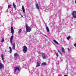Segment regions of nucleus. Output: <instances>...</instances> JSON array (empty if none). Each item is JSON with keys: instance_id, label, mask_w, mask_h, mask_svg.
I'll return each mask as SVG.
<instances>
[{"instance_id": "obj_1", "label": "nucleus", "mask_w": 76, "mask_h": 76, "mask_svg": "<svg viewBox=\"0 0 76 76\" xmlns=\"http://www.w3.org/2000/svg\"><path fill=\"white\" fill-rule=\"evenodd\" d=\"M26 33L27 32H31V28L30 27H29L28 24H26Z\"/></svg>"}, {"instance_id": "obj_2", "label": "nucleus", "mask_w": 76, "mask_h": 76, "mask_svg": "<svg viewBox=\"0 0 76 76\" xmlns=\"http://www.w3.org/2000/svg\"><path fill=\"white\" fill-rule=\"evenodd\" d=\"M14 57L15 60L19 59V55L17 53H15L14 54Z\"/></svg>"}, {"instance_id": "obj_3", "label": "nucleus", "mask_w": 76, "mask_h": 76, "mask_svg": "<svg viewBox=\"0 0 76 76\" xmlns=\"http://www.w3.org/2000/svg\"><path fill=\"white\" fill-rule=\"evenodd\" d=\"M23 51L24 53H26L27 52V47L26 46H24L23 48Z\"/></svg>"}, {"instance_id": "obj_4", "label": "nucleus", "mask_w": 76, "mask_h": 76, "mask_svg": "<svg viewBox=\"0 0 76 76\" xmlns=\"http://www.w3.org/2000/svg\"><path fill=\"white\" fill-rule=\"evenodd\" d=\"M72 15L73 18H76V11H73L72 12Z\"/></svg>"}, {"instance_id": "obj_5", "label": "nucleus", "mask_w": 76, "mask_h": 76, "mask_svg": "<svg viewBox=\"0 0 76 76\" xmlns=\"http://www.w3.org/2000/svg\"><path fill=\"white\" fill-rule=\"evenodd\" d=\"M42 57L43 58V59H44V58H47V56L45 54V53H42Z\"/></svg>"}, {"instance_id": "obj_6", "label": "nucleus", "mask_w": 76, "mask_h": 76, "mask_svg": "<svg viewBox=\"0 0 76 76\" xmlns=\"http://www.w3.org/2000/svg\"><path fill=\"white\" fill-rule=\"evenodd\" d=\"M11 29V33L12 34H14V29H13V27H12Z\"/></svg>"}, {"instance_id": "obj_7", "label": "nucleus", "mask_w": 76, "mask_h": 76, "mask_svg": "<svg viewBox=\"0 0 76 76\" xmlns=\"http://www.w3.org/2000/svg\"><path fill=\"white\" fill-rule=\"evenodd\" d=\"M13 36L12 35L11 37V38H10V43L11 44L12 43V40H13Z\"/></svg>"}, {"instance_id": "obj_8", "label": "nucleus", "mask_w": 76, "mask_h": 76, "mask_svg": "<svg viewBox=\"0 0 76 76\" xmlns=\"http://www.w3.org/2000/svg\"><path fill=\"white\" fill-rule=\"evenodd\" d=\"M40 63H41V62H40L39 61H37V63L36 67H38L39 66H40Z\"/></svg>"}, {"instance_id": "obj_9", "label": "nucleus", "mask_w": 76, "mask_h": 76, "mask_svg": "<svg viewBox=\"0 0 76 76\" xmlns=\"http://www.w3.org/2000/svg\"><path fill=\"white\" fill-rule=\"evenodd\" d=\"M35 6L37 9L39 10V6H38V4H36Z\"/></svg>"}, {"instance_id": "obj_10", "label": "nucleus", "mask_w": 76, "mask_h": 76, "mask_svg": "<svg viewBox=\"0 0 76 76\" xmlns=\"http://www.w3.org/2000/svg\"><path fill=\"white\" fill-rule=\"evenodd\" d=\"M12 49L13 50H15V43H14L12 45Z\"/></svg>"}, {"instance_id": "obj_11", "label": "nucleus", "mask_w": 76, "mask_h": 76, "mask_svg": "<svg viewBox=\"0 0 76 76\" xmlns=\"http://www.w3.org/2000/svg\"><path fill=\"white\" fill-rule=\"evenodd\" d=\"M22 9L23 12H24V13H25V7H24V6H22Z\"/></svg>"}, {"instance_id": "obj_12", "label": "nucleus", "mask_w": 76, "mask_h": 76, "mask_svg": "<svg viewBox=\"0 0 76 76\" xmlns=\"http://www.w3.org/2000/svg\"><path fill=\"white\" fill-rule=\"evenodd\" d=\"M13 6L15 10H16L17 9H16V5H15V4L14 3H13Z\"/></svg>"}, {"instance_id": "obj_13", "label": "nucleus", "mask_w": 76, "mask_h": 76, "mask_svg": "<svg viewBox=\"0 0 76 76\" xmlns=\"http://www.w3.org/2000/svg\"><path fill=\"white\" fill-rule=\"evenodd\" d=\"M3 69V64L0 63V69Z\"/></svg>"}, {"instance_id": "obj_14", "label": "nucleus", "mask_w": 76, "mask_h": 76, "mask_svg": "<svg viewBox=\"0 0 76 76\" xmlns=\"http://www.w3.org/2000/svg\"><path fill=\"white\" fill-rule=\"evenodd\" d=\"M61 50H62V51L63 52V53H65V51H64V50H65L64 49V48H62Z\"/></svg>"}, {"instance_id": "obj_15", "label": "nucleus", "mask_w": 76, "mask_h": 76, "mask_svg": "<svg viewBox=\"0 0 76 76\" xmlns=\"http://www.w3.org/2000/svg\"><path fill=\"white\" fill-rule=\"evenodd\" d=\"M1 58H2V60L3 61L4 60V55L3 54H1Z\"/></svg>"}, {"instance_id": "obj_16", "label": "nucleus", "mask_w": 76, "mask_h": 76, "mask_svg": "<svg viewBox=\"0 0 76 76\" xmlns=\"http://www.w3.org/2000/svg\"><path fill=\"white\" fill-rule=\"evenodd\" d=\"M53 42H55V43H56V44H58V45L59 44H58V42H57L56 41V40L54 39L53 40Z\"/></svg>"}, {"instance_id": "obj_17", "label": "nucleus", "mask_w": 76, "mask_h": 76, "mask_svg": "<svg viewBox=\"0 0 76 76\" xmlns=\"http://www.w3.org/2000/svg\"><path fill=\"white\" fill-rule=\"evenodd\" d=\"M47 64L46 63L43 62L41 64L42 66H45Z\"/></svg>"}, {"instance_id": "obj_18", "label": "nucleus", "mask_w": 76, "mask_h": 76, "mask_svg": "<svg viewBox=\"0 0 76 76\" xmlns=\"http://www.w3.org/2000/svg\"><path fill=\"white\" fill-rule=\"evenodd\" d=\"M22 32V29H20L18 31V34H20V33Z\"/></svg>"}, {"instance_id": "obj_19", "label": "nucleus", "mask_w": 76, "mask_h": 76, "mask_svg": "<svg viewBox=\"0 0 76 76\" xmlns=\"http://www.w3.org/2000/svg\"><path fill=\"white\" fill-rule=\"evenodd\" d=\"M46 30L47 31V32H49V28H48V27H46Z\"/></svg>"}, {"instance_id": "obj_20", "label": "nucleus", "mask_w": 76, "mask_h": 76, "mask_svg": "<svg viewBox=\"0 0 76 76\" xmlns=\"http://www.w3.org/2000/svg\"><path fill=\"white\" fill-rule=\"evenodd\" d=\"M9 48L10 50V53H12V48L10 46L9 47Z\"/></svg>"}, {"instance_id": "obj_21", "label": "nucleus", "mask_w": 76, "mask_h": 76, "mask_svg": "<svg viewBox=\"0 0 76 76\" xmlns=\"http://www.w3.org/2000/svg\"><path fill=\"white\" fill-rule=\"evenodd\" d=\"M70 38H71V37L69 36L68 37H66V38H67V40H69L70 39Z\"/></svg>"}, {"instance_id": "obj_22", "label": "nucleus", "mask_w": 76, "mask_h": 76, "mask_svg": "<svg viewBox=\"0 0 76 76\" xmlns=\"http://www.w3.org/2000/svg\"><path fill=\"white\" fill-rule=\"evenodd\" d=\"M4 40V38H2L1 39V42H3Z\"/></svg>"}, {"instance_id": "obj_23", "label": "nucleus", "mask_w": 76, "mask_h": 76, "mask_svg": "<svg viewBox=\"0 0 76 76\" xmlns=\"http://www.w3.org/2000/svg\"><path fill=\"white\" fill-rule=\"evenodd\" d=\"M12 5H8V8H11V7Z\"/></svg>"}, {"instance_id": "obj_24", "label": "nucleus", "mask_w": 76, "mask_h": 76, "mask_svg": "<svg viewBox=\"0 0 76 76\" xmlns=\"http://www.w3.org/2000/svg\"><path fill=\"white\" fill-rule=\"evenodd\" d=\"M17 70V67H15V69L14 70V72H16V70Z\"/></svg>"}, {"instance_id": "obj_25", "label": "nucleus", "mask_w": 76, "mask_h": 76, "mask_svg": "<svg viewBox=\"0 0 76 76\" xmlns=\"http://www.w3.org/2000/svg\"><path fill=\"white\" fill-rule=\"evenodd\" d=\"M55 54H56L57 57H58V53H57L55 52Z\"/></svg>"}, {"instance_id": "obj_26", "label": "nucleus", "mask_w": 76, "mask_h": 76, "mask_svg": "<svg viewBox=\"0 0 76 76\" xmlns=\"http://www.w3.org/2000/svg\"><path fill=\"white\" fill-rule=\"evenodd\" d=\"M17 69L19 71H20V70H19V67H17Z\"/></svg>"}, {"instance_id": "obj_27", "label": "nucleus", "mask_w": 76, "mask_h": 76, "mask_svg": "<svg viewBox=\"0 0 76 76\" xmlns=\"http://www.w3.org/2000/svg\"><path fill=\"white\" fill-rule=\"evenodd\" d=\"M58 52L59 53L61 54V52H60V51H59V50H58Z\"/></svg>"}, {"instance_id": "obj_28", "label": "nucleus", "mask_w": 76, "mask_h": 76, "mask_svg": "<svg viewBox=\"0 0 76 76\" xmlns=\"http://www.w3.org/2000/svg\"><path fill=\"white\" fill-rule=\"evenodd\" d=\"M74 47H76V43H75V44L74 45Z\"/></svg>"}, {"instance_id": "obj_29", "label": "nucleus", "mask_w": 76, "mask_h": 76, "mask_svg": "<svg viewBox=\"0 0 76 76\" xmlns=\"http://www.w3.org/2000/svg\"><path fill=\"white\" fill-rule=\"evenodd\" d=\"M20 15L21 17H23V15H22V14H20Z\"/></svg>"}, {"instance_id": "obj_30", "label": "nucleus", "mask_w": 76, "mask_h": 76, "mask_svg": "<svg viewBox=\"0 0 76 76\" xmlns=\"http://www.w3.org/2000/svg\"><path fill=\"white\" fill-rule=\"evenodd\" d=\"M64 76H68L67 75H65Z\"/></svg>"}, {"instance_id": "obj_31", "label": "nucleus", "mask_w": 76, "mask_h": 76, "mask_svg": "<svg viewBox=\"0 0 76 76\" xmlns=\"http://www.w3.org/2000/svg\"><path fill=\"white\" fill-rule=\"evenodd\" d=\"M68 51H70V49H69V48H68Z\"/></svg>"}, {"instance_id": "obj_32", "label": "nucleus", "mask_w": 76, "mask_h": 76, "mask_svg": "<svg viewBox=\"0 0 76 76\" xmlns=\"http://www.w3.org/2000/svg\"><path fill=\"white\" fill-rule=\"evenodd\" d=\"M39 53H40V52H38Z\"/></svg>"}]
</instances>
